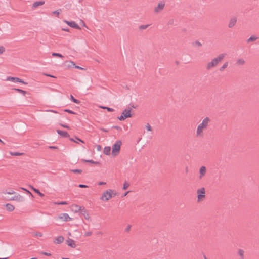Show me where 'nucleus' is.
<instances>
[{"label": "nucleus", "mask_w": 259, "mask_h": 259, "mask_svg": "<svg viewBox=\"0 0 259 259\" xmlns=\"http://www.w3.org/2000/svg\"><path fill=\"white\" fill-rule=\"evenodd\" d=\"M52 55L53 56H54V57H60V58H63V56H62V54H60V53H53L52 54Z\"/></svg>", "instance_id": "c9c22d12"}, {"label": "nucleus", "mask_w": 259, "mask_h": 259, "mask_svg": "<svg viewBox=\"0 0 259 259\" xmlns=\"http://www.w3.org/2000/svg\"><path fill=\"white\" fill-rule=\"evenodd\" d=\"M116 195V194L115 193H112V196L113 197H115V196Z\"/></svg>", "instance_id": "774afa93"}, {"label": "nucleus", "mask_w": 259, "mask_h": 259, "mask_svg": "<svg viewBox=\"0 0 259 259\" xmlns=\"http://www.w3.org/2000/svg\"><path fill=\"white\" fill-rule=\"evenodd\" d=\"M149 26V25H148V24H147V25H140L139 27V29L140 30L145 29L147 28Z\"/></svg>", "instance_id": "f704fd0d"}, {"label": "nucleus", "mask_w": 259, "mask_h": 259, "mask_svg": "<svg viewBox=\"0 0 259 259\" xmlns=\"http://www.w3.org/2000/svg\"><path fill=\"white\" fill-rule=\"evenodd\" d=\"M112 128H114V129H116L117 130H119V131H121V128L119 126H117V125H114L112 127Z\"/></svg>", "instance_id": "37998d69"}, {"label": "nucleus", "mask_w": 259, "mask_h": 259, "mask_svg": "<svg viewBox=\"0 0 259 259\" xmlns=\"http://www.w3.org/2000/svg\"><path fill=\"white\" fill-rule=\"evenodd\" d=\"M44 75L46 76H49V77H53V78H56L55 76L52 75H51V74H47V73H44Z\"/></svg>", "instance_id": "603ef678"}, {"label": "nucleus", "mask_w": 259, "mask_h": 259, "mask_svg": "<svg viewBox=\"0 0 259 259\" xmlns=\"http://www.w3.org/2000/svg\"><path fill=\"white\" fill-rule=\"evenodd\" d=\"M11 155L13 156H20L23 155L22 153H19V152H11L10 153Z\"/></svg>", "instance_id": "58836bf2"}, {"label": "nucleus", "mask_w": 259, "mask_h": 259, "mask_svg": "<svg viewBox=\"0 0 259 259\" xmlns=\"http://www.w3.org/2000/svg\"><path fill=\"white\" fill-rule=\"evenodd\" d=\"M146 128L147 129V131H152V128L151 127V126L149 125V123H147L146 126Z\"/></svg>", "instance_id": "79ce46f5"}, {"label": "nucleus", "mask_w": 259, "mask_h": 259, "mask_svg": "<svg viewBox=\"0 0 259 259\" xmlns=\"http://www.w3.org/2000/svg\"><path fill=\"white\" fill-rule=\"evenodd\" d=\"M130 186V185L128 182H125L123 185V190L127 189Z\"/></svg>", "instance_id": "72a5a7b5"}, {"label": "nucleus", "mask_w": 259, "mask_h": 259, "mask_svg": "<svg viewBox=\"0 0 259 259\" xmlns=\"http://www.w3.org/2000/svg\"><path fill=\"white\" fill-rule=\"evenodd\" d=\"M236 63L238 64V65H243L244 63H245V61L244 60H243V59H238L237 60V62Z\"/></svg>", "instance_id": "cd10ccee"}, {"label": "nucleus", "mask_w": 259, "mask_h": 259, "mask_svg": "<svg viewBox=\"0 0 259 259\" xmlns=\"http://www.w3.org/2000/svg\"><path fill=\"white\" fill-rule=\"evenodd\" d=\"M174 22V19H171V20H170L168 21V25H171V24H173Z\"/></svg>", "instance_id": "5fc2aeb1"}, {"label": "nucleus", "mask_w": 259, "mask_h": 259, "mask_svg": "<svg viewBox=\"0 0 259 259\" xmlns=\"http://www.w3.org/2000/svg\"><path fill=\"white\" fill-rule=\"evenodd\" d=\"M113 191L111 189H109L106 191L102 195L100 198L101 200L105 201L109 200L110 199L113 197L112 193Z\"/></svg>", "instance_id": "39448f33"}, {"label": "nucleus", "mask_w": 259, "mask_h": 259, "mask_svg": "<svg viewBox=\"0 0 259 259\" xmlns=\"http://www.w3.org/2000/svg\"><path fill=\"white\" fill-rule=\"evenodd\" d=\"M200 176L199 178L201 179L203 176H204L206 172V168L205 166H202L200 167L199 170Z\"/></svg>", "instance_id": "dca6fc26"}, {"label": "nucleus", "mask_w": 259, "mask_h": 259, "mask_svg": "<svg viewBox=\"0 0 259 259\" xmlns=\"http://www.w3.org/2000/svg\"><path fill=\"white\" fill-rule=\"evenodd\" d=\"M22 189L23 190H24L26 191L28 193H29V194H31V195H32V193H31L29 191H28V190H27V189H25V188H22Z\"/></svg>", "instance_id": "4d7b16f0"}, {"label": "nucleus", "mask_w": 259, "mask_h": 259, "mask_svg": "<svg viewBox=\"0 0 259 259\" xmlns=\"http://www.w3.org/2000/svg\"><path fill=\"white\" fill-rule=\"evenodd\" d=\"M14 192H8L7 193L8 194H13Z\"/></svg>", "instance_id": "69168bd1"}, {"label": "nucleus", "mask_w": 259, "mask_h": 259, "mask_svg": "<svg viewBox=\"0 0 259 259\" xmlns=\"http://www.w3.org/2000/svg\"><path fill=\"white\" fill-rule=\"evenodd\" d=\"M129 106H131V107L132 108H136V107H135L133 104H130L129 105Z\"/></svg>", "instance_id": "0e129e2a"}, {"label": "nucleus", "mask_w": 259, "mask_h": 259, "mask_svg": "<svg viewBox=\"0 0 259 259\" xmlns=\"http://www.w3.org/2000/svg\"><path fill=\"white\" fill-rule=\"evenodd\" d=\"M128 192H129V191H127V192H125V193L124 194L123 196H125L127 194V193H128Z\"/></svg>", "instance_id": "338daca9"}, {"label": "nucleus", "mask_w": 259, "mask_h": 259, "mask_svg": "<svg viewBox=\"0 0 259 259\" xmlns=\"http://www.w3.org/2000/svg\"><path fill=\"white\" fill-rule=\"evenodd\" d=\"M47 111L51 112H53V113H57V111L53 110H47Z\"/></svg>", "instance_id": "bf43d9fd"}, {"label": "nucleus", "mask_w": 259, "mask_h": 259, "mask_svg": "<svg viewBox=\"0 0 259 259\" xmlns=\"http://www.w3.org/2000/svg\"><path fill=\"white\" fill-rule=\"evenodd\" d=\"M60 126H61L63 127L66 128H68V129L70 128V127L68 125H67L64 124H62V123H60Z\"/></svg>", "instance_id": "de8ad7c7"}, {"label": "nucleus", "mask_w": 259, "mask_h": 259, "mask_svg": "<svg viewBox=\"0 0 259 259\" xmlns=\"http://www.w3.org/2000/svg\"><path fill=\"white\" fill-rule=\"evenodd\" d=\"M62 12L61 9H59L52 12L53 14L56 15L58 17H59L60 13Z\"/></svg>", "instance_id": "c85d7f7f"}, {"label": "nucleus", "mask_w": 259, "mask_h": 259, "mask_svg": "<svg viewBox=\"0 0 259 259\" xmlns=\"http://www.w3.org/2000/svg\"><path fill=\"white\" fill-rule=\"evenodd\" d=\"M237 22V18L236 17H232L231 18L229 23L228 24V27L231 28L233 27Z\"/></svg>", "instance_id": "9b49d317"}, {"label": "nucleus", "mask_w": 259, "mask_h": 259, "mask_svg": "<svg viewBox=\"0 0 259 259\" xmlns=\"http://www.w3.org/2000/svg\"><path fill=\"white\" fill-rule=\"evenodd\" d=\"M101 130L103 132H108V130H107V129H105V128H101Z\"/></svg>", "instance_id": "052dcab7"}, {"label": "nucleus", "mask_w": 259, "mask_h": 259, "mask_svg": "<svg viewBox=\"0 0 259 259\" xmlns=\"http://www.w3.org/2000/svg\"><path fill=\"white\" fill-rule=\"evenodd\" d=\"M70 171L74 174H76V173L80 174L82 171V170L80 169H71V170H70Z\"/></svg>", "instance_id": "473e14b6"}, {"label": "nucleus", "mask_w": 259, "mask_h": 259, "mask_svg": "<svg viewBox=\"0 0 259 259\" xmlns=\"http://www.w3.org/2000/svg\"><path fill=\"white\" fill-rule=\"evenodd\" d=\"M257 37L255 36V35H252L247 40V42H250L251 41H254L257 40Z\"/></svg>", "instance_id": "5701e85b"}, {"label": "nucleus", "mask_w": 259, "mask_h": 259, "mask_svg": "<svg viewBox=\"0 0 259 259\" xmlns=\"http://www.w3.org/2000/svg\"><path fill=\"white\" fill-rule=\"evenodd\" d=\"M49 148L51 149H58V147L55 146H50L49 147Z\"/></svg>", "instance_id": "3c124183"}, {"label": "nucleus", "mask_w": 259, "mask_h": 259, "mask_svg": "<svg viewBox=\"0 0 259 259\" xmlns=\"http://www.w3.org/2000/svg\"><path fill=\"white\" fill-rule=\"evenodd\" d=\"M6 209L9 211H12L14 210V206L11 204H9V203H7L6 204Z\"/></svg>", "instance_id": "aec40b11"}, {"label": "nucleus", "mask_w": 259, "mask_h": 259, "mask_svg": "<svg viewBox=\"0 0 259 259\" xmlns=\"http://www.w3.org/2000/svg\"><path fill=\"white\" fill-rule=\"evenodd\" d=\"M92 232L89 231V232L85 233L84 236L85 237L90 236L92 235Z\"/></svg>", "instance_id": "a18cd8bd"}, {"label": "nucleus", "mask_w": 259, "mask_h": 259, "mask_svg": "<svg viewBox=\"0 0 259 259\" xmlns=\"http://www.w3.org/2000/svg\"><path fill=\"white\" fill-rule=\"evenodd\" d=\"M78 187L81 188H88V186H87L86 185H84V184H79Z\"/></svg>", "instance_id": "c03bdc74"}, {"label": "nucleus", "mask_w": 259, "mask_h": 259, "mask_svg": "<svg viewBox=\"0 0 259 259\" xmlns=\"http://www.w3.org/2000/svg\"><path fill=\"white\" fill-rule=\"evenodd\" d=\"M197 201H200L205 197V190L204 187L197 190Z\"/></svg>", "instance_id": "423d86ee"}, {"label": "nucleus", "mask_w": 259, "mask_h": 259, "mask_svg": "<svg viewBox=\"0 0 259 259\" xmlns=\"http://www.w3.org/2000/svg\"><path fill=\"white\" fill-rule=\"evenodd\" d=\"M58 218L64 221L67 222L72 220V218H71L69 215L66 213H63L60 214Z\"/></svg>", "instance_id": "9d476101"}, {"label": "nucleus", "mask_w": 259, "mask_h": 259, "mask_svg": "<svg viewBox=\"0 0 259 259\" xmlns=\"http://www.w3.org/2000/svg\"><path fill=\"white\" fill-rule=\"evenodd\" d=\"M64 22L70 27H72L73 28H75L77 29H80V26L76 23L74 21H68L66 20H65Z\"/></svg>", "instance_id": "1a4fd4ad"}, {"label": "nucleus", "mask_w": 259, "mask_h": 259, "mask_svg": "<svg viewBox=\"0 0 259 259\" xmlns=\"http://www.w3.org/2000/svg\"><path fill=\"white\" fill-rule=\"evenodd\" d=\"M193 45H197L198 46H202V44L201 42H200L199 41H196L195 42H193L192 43Z\"/></svg>", "instance_id": "ea45409f"}, {"label": "nucleus", "mask_w": 259, "mask_h": 259, "mask_svg": "<svg viewBox=\"0 0 259 259\" xmlns=\"http://www.w3.org/2000/svg\"><path fill=\"white\" fill-rule=\"evenodd\" d=\"M32 235L33 236L41 237L42 236V233H41V232H33Z\"/></svg>", "instance_id": "e433bc0d"}, {"label": "nucleus", "mask_w": 259, "mask_h": 259, "mask_svg": "<svg viewBox=\"0 0 259 259\" xmlns=\"http://www.w3.org/2000/svg\"><path fill=\"white\" fill-rule=\"evenodd\" d=\"M82 161L85 162H89V163H92V164H98L99 163V162L98 161H94L92 159H91V160H85V159H82Z\"/></svg>", "instance_id": "bb28decb"}, {"label": "nucleus", "mask_w": 259, "mask_h": 259, "mask_svg": "<svg viewBox=\"0 0 259 259\" xmlns=\"http://www.w3.org/2000/svg\"><path fill=\"white\" fill-rule=\"evenodd\" d=\"M80 213L84 217L85 219L87 220H90V217L89 214L88 210L85 209L84 207H83L82 212H81Z\"/></svg>", "instance_id": "f8f14e48"}, {"label": "nucleus", "mask_w": 259, "mask_h": 259, "mask_svg": "<svg viewBox=\"0 0 259 259\" xmlns=\"http://www.w3.org/2000/svg\"><path fill=\"white\" fill-rule=\"evenodd\" d=\"M228 65V62H225L221 67L220 68V71H223L225 68L227 67Z\"/></svg>", "instance_id": "c756f323"}, {"label": "nucleus", "mask_w": 259, "mask_h": 259, "mask_svg": "<svg viewBox=\"0 0 259 259\" xmlns=\"http://www.w3.org/2000/svg\"><path fill=\"white\" fill-rule=\"evenodd\" d=\"M13 90L16 91L19 93L22 94L23 95H25V94H26V92L25 91L21 90L20 89L14 88Z\"/></svg>", "instance_id": "393cba45"}, {"label": "nucleus", "mask_w": 259, "mask_h": 259, "mask_svg": "<svg viewBox=\"0 0 259 259\" xmlns=\"http://www.w3.org/2000/svg\"><path fill=\"white\" fill-rule=\"evenodd\" d=\"M244 251L242 249H239L238 251V254L242 257L244 258Z\"/></svg>", "instance_id": "2f4dec72"}, {"label": "nucleus", "mask_w": 259, "mask_h": 259, "mask_svg": "<svg viewBox=\"0 0 259 259\" xmlns=\"http://www.w3.org/2000/svg\"><path fill=\"white\" fill-rule=\"evenodd\" d=\"M69 63L71 64V65H68V66L69 67H74L76 68H77V69H80V70H83L84 69V68L79 66H77L75 65V64L73 62V61H70L69 62Z\"/></svg>", "instance_id": "412c9836"}, {"label": "nucleus", "mask_w": 259, "mask_h": 259, "mask_svg": "<svg viewBox=\"0 0 259 259\" xmlns=\"http://www.w3.org/2000/svg\"><path fill=\"white\" fill-rule=\"evenodd\" d=\"M131 108L128 107V109H124L120 116L117 117V119L120 121H123L127 118H130L132 117L131 114Z\"/></svg>", "instance_id": "20e7f679"}, {"label": "nucleus", "mask_w": 259, "mask_h": 259, "mask_svg": "<svg viewBox=\"0 0 259 259\" xmlns=\"http://www.w3.org/2000/svg\"><path fill=\"white\" fill-rule=\"evenodd\" d=\"M45 4V2L43 1L35 2L32 5L33 8H36L38 6L42 5Z\"/></svg>", "instance_id": "f3484780"}, {"label": "nucleus", "mask_w": 259, "mask_h": 259, "mask_svg": "<svg viewBox=\"0 0 259 259\" xmlns=\"http://www.w3.org/2000/svg\"><path fill=\"white\" fill-rule=\"evenodd\" d=\"M64 111L65 112H67L68 113L71 114H76L75 112H74V111H73L70 109H66L64 110Z\"/></svg>", "instance_id": "4c0bfd02"}, {"label": "nucleus", "mask_w": 259, "mask_h": 259, "mask_svg": "<svg viewBox=\"0 0 259 259\" xmlns=\"http://www.w3.org/2000/svg\"><path fill=\"white\" fill-rule=\"evenodd\" d=\"M5 50L3 46H0V54H2Z\"/></svg>", "instance_id": "49530a36"}, {"label": "nucleus", "mask_w": 259, "mask_h": 259, "mask_svg": "<svg viewBox=\"0 0 259 259\" xmlns=\"http://www.w3.org/2000/svg\"><path fill=\"white\" fill-rule=\"evenodd\" d=\"M121 144L122 142L120 140L116 141L115 143L113 144L112 148V156H116L118 154L120 150Z\"/></svg>", "instance_id": "7ed1b4c3"}, {"label": "nucleus", "mask_w": 259, "mask_h": 259, "mask_svg": "<svg viewBox=\"0 0 259 259\" xmlns=\"http://www.w3.org/2000/svg\"><path fill=\"white\" fill-rule=\"evenodd\" d=\"M111 152V147L110 146H106L104 148V153L106 155H109Z\"/></svg>", "instance_id": "6ab92c4d"}, {"label": "nucleus", "mask_w": 259, "mask_h": 259, "mask_svg": "<svg viewBox=\"0 0 259 259\" xmlns=\"http://www.w3.org/2000/svg\"><path fill=\"white\" fill-rule=\"evenodd\" d=\"M131 226L128 225L125 229V231L128 232L131 229Z\"/></svg>", "instance_id": "864d4df0"}, {"label": "nucleus", "mask_w": 259, "mask_h": 259, "mask_svg": "<svg viewBox=\"0 0 259 259\" xmlns=\"http://www.w3.org/2000/svg\"><path fill=\"white\" fill-rule=\"evenodd\" d=\"M165 6V3L163 2H161L159 3L157 6L154 8V12L156 13H160L164 8Z\"/></svg>", "instance_id": "6e6552de"}, {"label": "nucleus", "mask_w": 259, "mask_h": 259, "mask_svg": "<svg viewBox=\"0 0 259 259\" xmlns=\"http://www.w3.org/2000/svg\"><path fill=\"white\" fill-rule=\"evenodd\" d=\"M70 140L71 141H73V142H75V143H78V142H77V141H76L75 140H74L73 139V138H70Z\"/></svg>", "instance_id": "680f3d73"}, {"label": "nucleus", "mask_w": 259, "mask_h": 259, "mask_svg": "<svg viewBox=\"0 0 259 259\" xmlns=\"http://www.w3.org/2000/svg\"><path fill=\"white\" fill-rule=\"evenodd\" d=\"M62 30L68 32V31H69V29L68 28H63Z\"/></svg>", "instance_id": "e2e57ef3"}, {"label": "nucleus", "mask_w": 259, "mask_h": 259, "mask_svg": "<svg viewBox=\"0 0 259 259\" xmlns=\"http://www.w3.org/2000/svg\"><path fill=\"white\" fill-rule=\"evenodd\" d=\"M64 240V237L62 236H59L55 239L54 242L56 244H60Z\"/></svg>", "instance_id": "a211bd4d"}, {"label": "nucleus", "mask_w": 259, "mask_h": 259, "mask_svg": "<svg viewBox=\"0 0 259 259\" xmlns=\"http://www.w3.org/2000/svg\"><path fill=\"white\" fill-rule=\"evenodd\" d=\"M75 139H76V141H77L78 142H80L82 143H84V142L83 140H82L81 139H79V138L75 137Z\"/></svg>", "instance_id": "8fccbe9b"}, {"label": "nucleus", "mask_w": 259, "mask_h": 259, "mask_svg": "<svg viewBox=\"0 0 259 259\" xmlns=\"http://www.w3.org/2000/svg\"><path fill=\"white\" fill-rule=\"evenodd\" d=\"M100 107L102 109H106L109 112H113L114 111V110L113 108H111L110 107L105 106H101Z\"/></svg>", "instance_id": "7c9ffc66"}, {"label": "nucleus", "mask_w": 259, "mask_h": 259, "mask_svg": "<svg viewBox=\"0 0 259 259\" xmlns=\"http://www.w3.org/2000/svg\"><path fill=\"white\" fill-rule=\"evenodd\" d=\"M70 100L73 103H76V104H79L80 103V101H79L78 100H77L76 99L74 98V97L72 95H70Z\"/></svg>", "instance_id": "a878e982"}, {"label": "nucleus", "mask_w": 259, "mask_h": 259, "mask_svg": "<svg viewBox=\"0 0 259 259\" xmlns=\"http://www.w3.org/2000/svg\"><path fill=\"white\" fill-rule=\"evenodd\" d=\"M66 243L69 246H70L72 248H75L76 247V244L75 243V241L73 240H72V239L68 238L66 240Z\"/></svg>", "instance_id": "2eb2a0df"}, {"label": "nucleus", "mask_w": 259, "mask_h": 259, "mask_svg": "<svg viewBox=\"0 0 259 259\" xmlns=\"http://www.w3.org/2000/svg\"><path fill=\"white\" fill-rule=\"evenodd\" d=\"M7 80H10L14 82H20L24 84H27V82L17 77H8Z\"/></svg>", "instance_id": "0eeeda50"}, {"label": "nucleus", "mask_w": 259, "mask_h": 259, "mask_svg": "<svg viewBox=\"0 0 259 259\" xmlns=\"http://www.w3.org/2000/svg\"><path fill=\"white\" fill-rule=\"evenodd\" d=\"M225 55L224 54H221L217 57L212 59L211 62L207 64V69H210L212 67L217 66L218 63L223 59L225 57Z\"/></svg>", "instance_id": "f03ea898"}, {"label": "nucleus", "mask_w": 259, "mask_h": 259, "mask_svg": "<svg viewBox=\"0 0 259 259\" xmlns=\"http://www.w3.org/2000/svg\"><path fill=\"white\" fill-rule=\"evenodd\" d=\"M58 205H66L67 203L66 201H61L57 203Z\"/></svg>", "instance_id": "09e8293b"}, {"label": "nucleus", "mask_w": 259, "mask_h": 259, "mask_svg": "<svg viewBox=\"0 0 259 259\" xmlns=\"http://www.w3.org/2000/svg\"><path fill=\"white\" fill-rule=\"evenodd\" d=\"M101 149H102V147H101V146L100 145H97V150L98 151H101Z\"/></svg>", "instance_id": "6e6d98bb"}, {"label": "nucleus", "mask_w": 259, "mask_h": 259, "mask_svg": "<svg viewBox=\"0 0 259 259\" xmlns=\"http://www.w3.org/2000/svg\"><path fill=\"white\" fill-rule=\"evenodd\" d=\"M74 207L75 208V211L76 212H80L81 213V212H82V208H83L82 207H81L77 205H75Z\"/></svg>", "instance_id": "b1692460"}, {"label": "nucleus", "mask_w": 259, "mask_h": 259, "mask_svg": "<svg viewBox=\"0 0 259 259\" xmlns=\"http://www.w3.org/2000/svg\"><path fill=\"white\" fill-rule=\"evenodd\" d=\"M40 254L45 255H46V256H50L51 255V254L50 253H48V252H43V251H41L40 252Z\"/></svg>", "instance_id": "a19ab883"}, {"label": "nucleus", "mask_w": 259, "mask_h": 259, "mask_svg": "<svg viewBox=\"0 0 259 259\" xmlns=\"http://www.w3.org/2000/svg\"><path fill=\"white\" fill-rule=\"evenodd\" d=\"M57 133L62 137H69V135L66 131H61L60 130H56Z\"/></svg>", "instance_id": "4468645a"}, {"label": "nucleus", "mask_w": 259, "mask_h": 259, "mask_svg": "<svg viewBox=\"0 0 259 259\" xmlns=\"http://www.w3.org/2000/svg\"><path fill=\"white\" fill-rule=\"evenodd\" d=\"M11 200H16L19 202H23L25 200L24 197L21 196L20 195H17L14 197H13Z\"/></svg>", "instance_id": "ddd939ff"}, {"label": "nucleus", "mask_w": 259, "mask_h": 259, "mask_svg": "<svg viewBox=\"0 0 259 259\" xmlns=\"http://www.w3.org/2000/svg\"><path fill=\"white\" fill-rule=\"evenodd\" d=\"M210 121V119L208 117H206L203 119L202 122L197 128L196 135L197 136H203V130H206L207 128Z\"/></svg>", "instance_id": "f257e3e1"}, {"label": "nucleus", "mask_w": 259, "mask_h": 259, "mask_svg": "<svg viewBox=\"0 0 259 259\" xmlns=\"http://www.w3.org/2000/svg\"><path fill=\"white\" fill-rule=\"evenodd\" d=\"M31 188L36 193L38 194L40 197H43L44 196V194L40 192L38 189L34 188L33 186H31Z\"/></svg>", "instance_id": "4be33fe9"}, {"label": "nucleus", "mask_w": 259, "mask_h": 259, "mask_svg": "<svg viewBox=\"0 0 259 259\" xmlns=\"http://www.w3.org/2000/svg\"><path fill=\"white\" fill-rule=\"evenodd\" d=\"M105 184H106V182H100L98 183L99 185H105Z\"/></svg>", "instance_id": "13d9d810"}]
</instances>
